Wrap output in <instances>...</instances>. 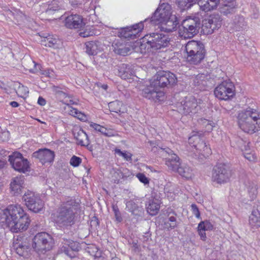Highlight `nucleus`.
<instances>
[{"label": "nucleus", "instance_id": "nucleus-1", "mask_svg": "<svg viewBox=\"0 0 260 260\" xmlns=\"http://www.w3.org/2000/svg\"><path fill=\"white\" fill-rule=\"evenodd\" d=\"M30 220L28 215L19 205H11L5 209H0V227L10 229L13 233L25 231Z\"/></svg>", "mask_w": 260, "mask_h": 260}, {"label": "nucleus", "instance_id": "nucleus-2", "mask_svg": "<svg viewBox=\"0 0 260 260\" xmlns=\"http://www.w3.org/2000/svg\"><path fill=\"white\" fill-rule=\"evenodd\" d=\"M79 207V203L75 199H70L63 203L51 214V218L54 226L60 229H69L75 223V214Z\"/></svg>", "mask_w": 260, "mask_h": 260}, {"label": "nucleus", "instance_id": "nucleus-3", "mask_svg": "<svg viewBox=\"0 0 260 260\" xmlns=\"http://www.w3.org/2000/svg\"><path fill=\"white\" fill-rule=\"evenodd\" d=\"M238 125L244 132L253 134L260 128V114L250 107L241 111L238 115Z\"/></svg>", "mask_w": 260, "mask_h": 260}, {"label": "nucleus", "instance_id": "nucleus-4", "mask_svg": "<svg viewBox=\"0 0 260 260\" xmlns=\"http://www.w3.org/2000/svg\"><path fill=\"white\" fill-rule=\"evenodd\" d=\"M170 39L168 35L161 32H153L145 35L140 45L142 53L153 52L165 48L170 44Z\"/></svg>", "mask_w": 260, "mask_h": 260}, {"label": "nucleus", "instance_id": "nucleus-5", "mask_svg": "<svg viewBox=\"0 0 260 260\" xmlns=\"http://www.w3.org/2000/svg\"><path fill=\"white\" fill-rule=\"evenodd\" d=\"M186 60L190 64H198L205 58L206 51L205 45L201 41L191 40L185 46Z\"/></svg>", "mask_w": 260, "mask_h": 260}, {"label": "nucleus", "instance_id": "nucleus-6", "mask_svg": "<svg viewBox=\"0 0 260 260\" xmlns=\"http://www.w3.org/2000/svg\"><path fill=\"white\" fill-rule=\"evenodd\" d=\"M182 28L180 29L182 37L191 38L198 34L201 27V21L198 17H188L181 23Z\"/></svg>", "mask_w": 260, "mask_h": 260}, {"label": "nucleus", "instance_id": "nucleus-7", "mask_svg": "<svg viewBox=\"0 0 260 260\" xmlns=\"http://www.w3.org/2000/svg\"><path fill=\"white\" fill-rule=\"evenodd\" d=\"M53 245V238L46 232L39 233L32 239V247L37 252L44 253L49 251Z\"/></svg>", "mask_w": 260, "mask_h": 260}, {"label": "nucleus", "instance_id": "nucleus-8", "mask_svg": "<svg viewBox=\"0 0 260 260\" xmlns=\"http://www.w3.org/2000/svg\"><path fill=\"white\" fill-rule=\"evenodd\" d=\"M232 174V170L228 165L218 164L212 169L211 181L218 184H224L230 181Z\"/></svg>", "mask_w": 260, "mask_h": 260}, {"label": "nucleus", "instance_id": "nucleus-9", "mask_svg": "<svg viewBox=\"0 0 260 260\" xmlns=\"http://www.w3.org/2000/svg\"><path fill=\"white\" fill-rule=\"evenodd\" d=\"M172 6L168 3L160 4L150 18L146 19L144 22L149 21L153 25H157L164 22L172 15Z\"/></svg>", "mask_w": 260, "mask_h": 260}, {"label": "nucleus", "instance_id": "nucleus-10", "mask_svg": "<svg viewBox=\"0 0 260 260\" xmlns=\"http://www.w3.org/2000/svg\"><path fill=\"white\" fill-rule=\"evenodd\" d=\"M22 200L27 208L34 213H40L44 208V202L35 192L27 190L23 196Z\"/></svg>", "mask_w": 260, "mask_h": 260}, {"label": "nucleus", "instance_id": "nucleus-11", "mask_svg": "<svg viewBox=\"0 0 260 260\" xmlns=\"http://www.w3.org/2000/svg\"><path fill=\"white\" fill-rule=\"evenodd\" d=\"M151 80L152 85L159 88L174 85L177 82V78L175 74L169 71H162L158 72Z\"/></svg>", "mask_w": 260, "mask_h": 260}, {"label": "nucleus", "instance_id": "nucleus-12", "mask_svg": "<svg viewBox=\"0 0 260 260\" xmlns=\"http://www.w3.org/2000/svg\"><path fill=\"white\" fill-rule=\"evenodd\" d=\"M235 86L230 81H224L214 89L215 96L220 100H230L235 94Z\"/></svg>", "mask_w": 260, "mask_h": 260}, {"label": "nucleus", "instance_id": "nucleus-13", "mask_svg": "<svg viewBox=\"0 0 260 260\" xmlns=\"http://www.w3.org/2000/svg\"><path fill=\"white\" fill-rule=\"evenodd\" d=\"M158 152L164 157L166 165L170 169L176 171L182 164L180 161V158L178 155L169 148L158 149Z\"/></svg>", "mask_w": 260, "mask_h": 260}, {"label": "nucleus", "instance_id": "nucleus-14", "mask_svg": "<svg viewBox=\"0 0 260 260\" xmlns=\"http://www.w3.org/2000/svg\"><path fill=\"white\" fill-rule=\"evenodd\" d=\"M9 161L12 168L20 173H25L29 170V165L28 160L24 158L20 152H15L10 155Z\"/></svg>", "mask_w": 260, "mask_h": 260}, {"label": "nucleus", "instance_id": "nucleus-15", "mask_svg": "<svg viewBox=\"0 0 260 260\" xmlns=\"http://www.w3.org/2000/svg\"><path fill=\"white\" fill-rule=\"evenodd\" d=\"M179 112L185 115H192L197 113L200 107L198 105L197 100L192 96L186 97L178 107Z\"/></svg>", "mask_w": 260, "mask_h": 260}, {"label": "nucleus", "instance_id": "nucleus-16", "mask_svg": "<svg viewBox=\"0 0 260 260\" xmlns=\"http://www.w3.org/2000/svg\"><path fill=\"white\" fill-rule=\"evenodd\" d=\"M221 26V20L218 15H213L202 21L201 27L203 33L206 35L212 34L215 29Z\"/></svg>", "mask_w": 260, "mask_h": 260}, {"label": "nucleus", "instance_id": "nucleus-17", "mask_svg": "<svg viewBox=\"0 0 260 260\" xmlns=\"http://www.w3.org/2000/svg\"><path fill=\"white\" fill-rule=\"evenodd\" d=\"M142 96L149 100L156 102L162 100L165 93L156 86L152 85V81L150 80L149 85L145 87L142 90Z\"/></svg>", "mask_w": 260, "mask_h": 260}, {"label": "nucleus", "instance_id": "nucleus-18", "mask_svg": "<svg viewBox=\"0 0 260 260\" xmlns=\"http://www.w3.org/2000/svg\"><path fill=\"white\" fill-rule=\"evenodd\" d=\"M54 156V151L47 148L40 149L32 154V157L39 159L42 165L52 162Z\"/></svg>", "mask_w": 260, "mask_h": 260}, {"label": "nucleus", "instance_id": "nucleus-19", "mask_svg": "<svg viewBox=\"0 0 260 260\" xmlns=\"http://www.w3.org/2000/svg\"><path fill=\"white\" fill-rule=\"evenodd\" d=\"M65 25L69 28H79L84 25L82 17L78 14L68 16L64 21Z\"/></svg>", "mask_w": 260, "mask_h": 260}, {"label": "nucleus", "instance_id": "nucleus-20", "mask_svg": "<svg viewBox=\"0 0 260 260\" xmlns=\"http://www.w3.org/2000/svg\"><path fill=\"white\" fill-rule=\"evenodd\" d=\"M117 75L124 80L131 79L135 74L132 66L129 64H120L117 66Z\"/></svg>", "mask_w": 260, "mask_h": 260}, {"label": "nucleus", "instance_id": "nucleus-21", "mask_svg": "<svg viewBox=\"0 0 260 260\" xmlns=\"http://www.w3.org/2000/svg\"><path fill=\"white\" fill-rule=\"evenodd\" d=\"M25 178L24 176L20 175L13 178L10 183L11 192L14 196H17L21 192L24 187Z\"/></svg>", "mask_w": 260, "mask_h": 260}, {"label": "nucleus", "instance_id": "nucleus-22", "mask_svg": "<svg viewBox=\"0 0 260 260\" xmlns=\"http://www.w3.org/2000/svg\"><path fill=\"white\" fill-rule=\"evenodd\" d=\"M112 49L116 54L122 56L127 55L131 51L129 45L121 42V41L119 40L113 43Z\"/></svg>", "mask_w": 260, "mask_h": 260}, {"label": "nucleus", "instance_id": "nucleus-23", "mask_svg": "<svg viewBox=\"0 0 260 260\" xmlns=\"http://www.w3.org/2000/svg\"><path fill=\"white\" fill-rule=\"evenodd\" d=\"M179 24L177 17L173 15L164 22H161V29L166 32H171L175 30Z\"/></svg>", "mask_w": 260, "mask_h": 260}, {"label": "nucleus", "instance_id": "nucleus-24", "mask_svg": "<svg viewBox=\"0 0 260 260\" xmlns=\"http://www.w3.org/2000/svg\"><path fill=\"white\" fill-rule=\"evenodd\" d=\"M167 213L168 221L164 222L165 226L168 230L174 229L178 225L176 219L177 213L172 209H168Z\"/></svg>", "mask_w": 260, "mask_h": 260}, {"label": "nucleus", "instance_id": "nucleus-25", "mask_svg": "<svg viewBox=\"0 0 260 260\" xmlns=\"http://www.w3.org/2000/svg\"><path fill=\"white\" fill-rule=\"evenodd\" d=\"M219 2L220 0H199L198 5L201 10L208 12L215 9Z\"/></svg>", "mask_w": 260, "mask_h": 260}, {"label": "nucleus", "instance_id": "nucleus-26", "mask_svg": "<svg viewBox=\"0 0 260 260\" xmlns=\"http://www.w3.org/2000/svg\"><path fill=\"white\" fill-rule=\"evenodd\" d=\"M85 49L86 53L89 55H96L100 51V42L98 41L87 42Z\"/></svg>", "mask_w": 260, "mask_h": 260}, {"label": "nucleus", "instance_id": "nucleus-27", "mask_svg": "<svg viewBox=\"0 0 260 260\" xmlns=\"http://www.w3.org/2000/svg\"><path fill=\"white\" fill-rule=\"evenodd\" d=\"M188 142L189 144H192V146L199 152L202 150V148H205L206 144V143L198 134H193L189 137Z\"/></svg>", "mask_w": 260, "mask_h": 260}, {"label": "nucleus", "instance_id": "nucleus-28", "mask_svg": "<svg viewBox=\"0 0 260 260\" xmlns=\"http://www.w3.org/2000/svg\"><path fill=\"white\" fill-rule=\"evenodd\" d=\"M176 171L182 177L187 179H190L193 175L192 168L184 163H182Z\"/></svg>", "mask_w": 260, "mask_h": 260}, {"label": "nucleus", "instance_id": "nucleus-29", "mask_svg": "<svg viewBox=\"0 0 260 260\" xmlns=\"http://www.w3.org/2000/svg\"><path fill=\"white\" fill-rule=\"evenodd\" d=\"M249 223L253 229L260 227V212L258 210H254L249 216Z\"/></svg>", "mask_w": 260, "mask_h": 260}, {"label": "nucleus", "instance_id": "nucleus-30", "mask_svg": "<svg viewBox=\"0 0 260 260\" xmlns=\"http://www.w3.org/2000/svg\"><path fill=\"white\" fill-rule=\"evenodd\" d=\"M60 42V40L57 38L50 35L42 41V44L43 45L53 48H58Z\"/></svg>", "mask_w": 260, "mask_h": 260}, {"label": "nucleus", "instance_id": "nucleus-31", "mask_svg": "<svg viewBox=\"0 0 260 260\" xmlns=\"http://www.w3.org/2000/svg\"><path fill=\"white\" fill-rule=\"evenodd\" d=\"M199 0H176V5L181 11H185L191 8L198 3Z\"/></svg>", "mask_w": 260, "mask_h": 260}, {"label": "nucleus", "instance_id": "nucleus-32", "mask_svg": "<svg viewBox=\"0 0 260 260\" xmlns=\"http://www.w3.org/2000/svg\"><path fill=\"white\" fill-rule=\"evenodd\" d=\"M14 247L16 252L20 256L26 257L28 255L30 250V247L28 245L21 242V243H16Z\"/></svg>", "mask_w": 260, "mask_h": 260}, {"label": "nucleus", "instance_id": "nucleus-33", "mask_svg": "<svg viewBox=\"0 0 260 260\" xmlns=\"http://www.w3.org/2000/svg\"><path fill=\"white\" fill-rule=\"evenodd\" d=\"M75 137L81 146H86L90 143L87 134L82 129H80Z\"/></svg>", "mask_w": 260, "mask_h": 260}, {"label": "nucleus", "instance_id": "nucleus-34", "mask_svg": "<svg viewBox=\"0 0 260 260\" xmlns=\"http://www.w3.org/2000/svg\"><path fill=\"white\" fill-rule=\"evenodd\" d=\"M225 4L221 8V13L224 15L233 14L236 12L237 5L236 2H224Z\"/></svg>", "mask_w": 260, "mask_h": 260}, {"label": "nucleus", "instance_id": "nucleus-35", "mask_svg": "<svg viewBox=\"0 0 260 260\" xmlns=\"http://www.w3.org/2000/svg\"><path fill=\"white\" fill-rule=\"evenodd\" d=\"M126 207L130 212L136 215H140L143 210L141 207H138L135 202L132 200L126 202Z\"/></svg>", "mask_w": 260, "mask_h": 260}, {"label": "nucleus", "instance_id": "nucleus-36", "mask_svg": "<svg viewBox=\"0 0 260 260\" xmlns=\"http://www.w3.org/2000/svg\"><path fill=\"white\" fill-rule=\"evenodd\" d=\"M119 36L120 38L128 40L134 39L136 38V32H133V30L129 27L122 28L119 32Z\"/></svg>", "mask_w": 260, "mask_h": 260}, {"label": "nucleus", "instance_id": "nucleus-37", "mask_svg": "<svg viewBox=\"0 0 260 260\" xmlns=\"http://www.w3.org/2000/svg\"><path fill=\"white\" fill-rule=\"evenodd\" d=\"M235 28L237 31L244 29L246 26V22L243 16H237L234 20Z\"/></svg>", "mask_w": 260, "mask_h": 260}, {"label": "nucleus", "instance_id": "nucleus-38", "mask_svg": "<svg viewBox=\"0 0 260 260\" xmlns=\"http://www.w3.org/2000/svg\"><path fill=\"white\" fill-rule=\"evenodd\" d=\"M114 174L118 177L116 179H113L114 183L116 184L119 183L120 179H124L133 175L132 173L127 169H123L122 171L118 170L115 172Z\"/></svg>", "mask_w": 260, "mask_h": 260}, {"label": "nucleus", "instance_id": "nucleus-39", "mask_svg": "<svg viewBox=\"0 0 260 260\" xmlns=\"http://www.w3.org/2000/svg\"><path fill=\"white\" fill-rule=\"evenodd\" d=\"M160 205L158 203L154 200L149 201V204L147 206V212L151 215H155L159 211Z\"/></svg>", "mask_w": 260, "mask_h": 260}, {"label": "nucleus", "instance_id": "nucleus-40", "mask_svg": "<svg viewBox=\"0 0 260 260\" xmlns=\"http://www.w3.org/2000/svg\"><path fill=\"white\" fill-rule=\"evenodd\" d=\"M257 185L255 182H251L249 183L248 186V192L251 200H253L257 194Z\"/></svg>", "mask_w": 260, "mask_h": 260}, {"label": "nucleus", "instance_id": "nucleus-41", "mask_svg": "<svg viewBox=\"0 0 260 260\" xmlns=\"http://www.w3.org/2000/svg\"><path fill=\"white\" fill-rule=\"evenodd\" d=\"M122 105L121 102L116 100L110 102L108 107L110 111L118 113L121 112Z\"/></svg>", "mask_w": 260, "mask_h": 260}, {"label": "nucleus", "instance_id": "nucleus-42", "mask_svg": "<svg viewBox=\"0 0 260 260\" xmlns=\"http://www.w3.org/2000/svg\"><path fill=\"white\" fill-rule=\"evenodd\" d=\"M164 192L169 200H174L175 194L174 193V185L170 183L167 184L164 187Z\"/></svg>", "mask_w": 260, "mask_h": 260}, {"label": "nucleus", "instance_id": "nucleus-43", "mask_svg": "<svg viewBox=\"0 0 260 260\" xmlns=\"http://www.w3.org/2000/svg\"><path fill=\"white\" fill-rule=\"evenodd\" d=\"M198 225L200 229L205 231H212L214 229V225L207 220L202 221Z\"/></svg>", "mask_w": 260, "mask_h": 260}, {"label": "nucleus", "instance_id": "nucleus-44", "mask_svg": "<svg viewBox=\"0 0 260 260\" xmlns=\"http://www.w3.org/2000/svg\"><path fill=\"white\" fill-rule=\"evenodd\" d=\"M115 151L116 154L122 156L125 160L132 162L133 155L131 153L126 151L123 152L119 149H116Z\"/></svg>", "mask_w": 260, "mask_h": 260}, {"label": "nucleus", "instance_id": "nucleus-45", "mask_svg": "<svg viewBox=\"0 0 260 260\" xmlns=\"http://www.w3.org/2000/svg\"><path fill=\"white\" fill-rule=\"evenodd\" d=\"M70 114L78 118L81 120L84 121L86 120V116L81 112L79 111L77 109L71 107L70 111Z\"/></svg>", "mask_w": 260, "mask_h": 260}, {"label": "nucleus", "instance_id": "nucleus-46", "mask_svg": "<svg viewBox=\"0 0 260 260\" xmlns=\"http://www.w3.org/2000/svg\"><path fill=\"white\" fill-rule=\"evenodd\" d=\"M112 210L114 213V216L115 218V221L117 223L121 222L122 221V217L121 215V213L117 205L112 206Z\"/></svg>", "mask_w": 260, "mask_h": 260}, {"label": "nucleus", "instance_id": "nucleus-47", "mask_svg": "<svg viewBox=\"0 0 260 260\" xmlns=\"http://www.w3.org/2000/svg\"><path fill=\"white\" fill-rule=\"evenodd\" d=\"M143 21L133 25L129 27L133 30V32H136V35L139 32L141 31L144 28V24Z\"/></svg>", "mask_w": 260, "mask_h": 260}, {"label": "nucleus", "instance_id": "nucleus-48", "mask_svg": "<svg viewBox=\"0 0 260 260\" xmlns=\"http://www.w3.org/2000/svg\"><path fill=\"white\" fill-rule=\"evenodd\" d=\"M82 162V159L76 155H73L70 159V164L74 167H78Z\"/></svg>", "mask_w": 260, "mask_h": 260}, {"label": "nucleus", "instance_id": "nucleus-49", "mask_svg": "<svg viewBox=\"0 0 260 260\" xmlns=\"http://www.w3.org/2000/svg\"><path fill=\"white\" fill-rule=\"evenodd\" d=\"M115 132L112 129H108L103 126L102 128L101 134L105 136L110 137L115 136Z\"/></svg>", "mask_w": 260, "mask_h": 260}, {"label": "nucleus", "instance_id": "nucleus-50", "mask_svg": "<svg viewBox=\"0 0 260 260\" xmlns=\"http://www.w3.org/2000/svg\"><path fill=\"white\" fill-rule=\"evenodd\" d=\"M53 89V91L55 92L56 94L60 96L61 98H66L68 96V94L62 91L61 88L59 86H54Z\"/></svg>", "mask_w": 260, "mask_h": 260}, {"label": "nucleus", "instance_id": "nucleus-51", "mask_svg": "<svg viewBox=\"0 0 260 260\" xmlns=\"http://www.w3.org/2000/svg\"><path fill=\"white\" fill-rule=\"evenodd\" d=\"M199 153L204 157H207L211 154V150L206 144L205 145V148H202V150H201Z\"/></svg>", "mask_w": 260, "mask_h": 260}, {"label": "nucleus", "instance_id": "nucleus-52", "mask_svg": "<svg viewBox=\"0 0 260 260\" xmlns=\"http://www.w3.org/2000/svg\"><path fill=\"white\" fill-rule=\"evenodd\" d=\"M137 177L139 181L145 185L148 184L149 183V179L143 173L137 174Z\"/></svg>", "mask_w": 260, "mask_h": 260}, {"label": "nucleus", "instance_id": "nucleus-53", "mask_svg": "<svg viewBox=\"0 0 260 260\" xmlns=\"http://www.w3.org/2000/svg\"><path fill=\"white\" fill-rule=\"evenodd\" d=\"M61 250L70 257H73L74 256V255H73L74 252H72V250H71L68 246H63L61 248Z\"/></svg>", "mask_w": 260, "mask_h": 260}, {"label": "nucleus", "instance_id": "nucleus-54", "mask_svg": "<svg viewBox=\"0 0 260 260\" xmlns=\"http://www.w3.org/2000/svg\"><path fill=\"white\" fill-rule=\"evenodd\" d=\"M191 210L192 211L193 214L194 215V216L198 218H200V212L199 211V210L197 207V206L196 204H192L191 206Z\"/></svg>", "mask_w": 260, "mask_h": 260}, {"label": "nucleus", "instance_id": "nucleus-55", "mask_svg": "<svg viewBox=\"0 0 260 260\" xmlns=\"http://www.w3.org/2000/svg\"><path fill=\"white\" fill-rule=\"evenodd\" d=\"M68 243L69 244H68V246H69L71 250L72 251V252H74V251H77L79 250L78 244L73 242L70 241H69Z\"/></svg>", "mask_w": 260, "mask_h": 260}, {"label": "nucleus", "instance_id": "nucleus-56", "mask_svg": "<svg viewBox=\"0 0 260 260\" xmlns=\"http://www.w3.org/2000/svg\"><path fill=\"white\" fill-rule=\"evenodd\" d=\"M198 231L199 235L200 236L201 239L203 241H205L207 238L206 234L205 233L206 231L200 229V228H199V225H198Z\"/></svg>", "mask_w": 260, "mask_h": 260}, {"label": "nucleus", "instance_id": "nucleus-57", "mask_svg": "<svg viewBox=\"0 0 260 260\" xmlns=\"http://www.w3.org/2000/svg\"><path fill=\"white\" fill-rule=\"evenodd\" d=\"M90 126L93 128L95 131L100 132L101 133L102 131V128H103V126L93 122H91L90 124Z\"/></svg>", "mask_w": 260, "mask_h": 260}, {"label": "nucleus", "instance_id": "nucleus-58", "mask_svg": "<svg viewBox=\"0 0 260 260\" xmlns=\"http://www.w3.org/2000/svg\"><path fill=\"white\" fill-rule=\"evenodd\" d=\"M198 121L199 124H202L203 126H207V125H211L210 121L205 118H200L198 120Z\"/></svg>", "mask_w": 260, "mask_h": 260}, {"label": "nucleus", "instance_id": "nucleus-59", "mask_svg": "<svg viewBox=\"0 0 260 260\" xmlns=\"http://www.w3.org/2000/svg\"><path fill=\"white\" fill-rule=\"evenodd\" d=\"M93 32L87 31V30L81 31L79 33V35L83 38H86L92 35Z\"/></svg>", "mask_w": 260, "mask_h": 260}, {"label": "nucleus", "instance_id": "nucleus-60", "mask_svg": "<svg viewBox=\"0 0 260 260\" xmlns=\"http://www.w3.org/2000/svg\"><path fill=\"white\" fill-rule=\"evenodd\" d=\"M46 103V100L42 97L40 96L38 98V104L41 106H44Z\"/></svg>", "mask_w": 260, "mask_h": 260}, {"label": "nucleus", "instance_id": "nucleus-61", "mask_svg": "<svg viewBox=\"0 0 260 260\" xmlns=\"http://www.w3.org/2000/svg\"><path fill=\"white\" fill-rule=\"evenodd\" d=\"M245 158L250 161H253L255 159V157L253 155H251L250 154H247L245 156Z\"/></svg>", "mask_w": 260, "mask_h": 260}, {"label": "nucleus", "instance_id": "nucleus-62", "mask_svg": "<svg viewBox=\"0 0 260 260\" xmlns=\"http://www.w3.org/2000/svg\"><path fill=\"white\" fill-rule=\"evenodd\" d=\"M10 105L14 108L18 107L19 105V103L15 101L11 102Z\"/></svg>", "mask_w": 260, "mask_h": 260}, {"label": "nucleus", "instance_id": "nucleus-63", "mask_svg": "<svg viewBox=\"0 0 260 260\" xmlns=\"http://www.w3.org/2000/svg\"><path fill=\"white\" fill-rule=\"evenodd\" d=\"M58 7H49L47 10V12H49L50 11H56L57 10Z\"/></svg>", "mask_w": 260, "mask_h": 260}, {"label": "nucleus", "instance_id": "nucleus-64", "mask_svg": "<svg viewBox=\"0 0 260 260\" xmlns=\"http://www.w3.org/2000/svg\"><path fill=\"white\" fill-rule=\"evenodd\" d=\"M145 234H146V236H145V238H146V239L145 240L147 241V240H148V239L149 238H150L151 234H150L149 232H148V233H145Z\"/></svg>", "mask_w": 260, "mask_h": 260}]
</instances>
